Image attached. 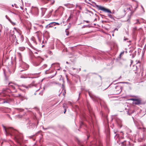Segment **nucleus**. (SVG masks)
Wrapping results in <instances>:
<instances>
[{"label": "nucleus", "instance_id": "nucleus-1", "mask_svg": "<svg viewBox=\"0 0 146 146\" xmlns=\"http://www.w3.org/2000/svg\"><path fill=\"white\" fill-rule=\"evenodd\" d=\"M132 6L129 5H123L121 9L119 14V19L123 17L127 13L128 14L127 18L124 21H128L130 19L131 16L134 12L132 11Z\"/></svg>", "mask_w": 146, "mask_h": 146}, {"label": "nucleus", "instance_id": "nucleus-2", "mask_svg": "<svg viewBox=\"0 0 146 146\" xmlns=\"http://www.w3.org/2000/svg\"><path fill=\"white\" fill-rule=\"evenodd\" d=\"M3 130L7 135L14 136L15 139L17 142H19V141L20 140V138L17 134V131L15 130L14 129L11 127H8L7 128L3 125Z\"/></svg>", "mask_w": 146, "mask_h": 146}, {"label": "nucleus", "instance_id": "nucleus-3", "mask_svg": "<svg viewBox=\"0 0 146 146\" xmlns=\"http://www.w3.org/2000/svg\"><path fill=\"white\" fill-rule=\"evenodd\" d=\"M92 4H91L96 6L99 10H102L105 12L109 13H111V11L110 9L106 8L101 6L98 5L96 4V3L94 2H92Z\"/></svg>", "mask_w": 146, "mask_h": 146}, {"label": "nucleus", "instance_id": "nucleus-4", "mask_svg": "<svg viewBox=\"0 0 146 146\" xmlns=\"http://www.w3.org/2000/svg\"><path fill=\"white\" fill-rule=\"evenodd\" d=\"M125 50H123L119 54V60L125 61L126 59L124 58L125 54H126L127 53V51L125 49Z\"/></svg>", "mask_w": 146, "mask_h": 146}, {"label": "nucleus", "instance_id": "nucleus-5", "mask_svg": "<svg viewBox=\"0 0 146 146\" xmlns=\"http://www.w3.org/2000/svg\"><path fill=\"white\" fill-rule=\"evenodd\" d=\"M17 43L15 44H18V41L20 42H22L23 40V37L20 33H17L16 34Z\"/></svg>", "mask_w": 146, "mask_h": 146}, {"label": "nucleus", "instance_id": "nucleus-6", "mask_svg": "<svg viewBox=\"0 0 146 146\" xmlns=\"http://www.w3.org/2000/svg\"><path fill=\"white\" fill-rule=\"evenodd\" d=\"M9 39L12 42H15L17 43V39L16 35H14L13 34H11L10 35L9 37Z\"/></svg>", "mask_w": 146, "mask_h": 146}, {"label": "nucleus", "instance_id": "nucleus-7", "mask_svg": "<svg viewBox=\"0 0 146 146\" xmlns=\"http://www.w3.org/2000/svg\"><path fill=\"white\" fill-rule=\"evenodd\" d=\"M36 34L38 40L40 42H41L40 37L41 36V33L39 31H38L36 33Z\"/></svg>", "mask_w": 146, "mask_h": 146}, {"label": "nucleus", "instance_id": "nucleus-8", "mask_svg": "<svg viewBox=\"0 0 146 146\" xmlns=\"http://www.w3.org/2000/svg\"><path fill=\"white\" fill-rule=\"evenodd\" d=\"M56 23L55 22L51 23L46 25V28H49L50 27H52L53 25H56Z\"/></svg>", "mask_w": 146, "mask_h": 146}, {"label": "nucleus", "instance_id": "nucleus-9", "mask_svg": "<svg viewBox=\"0 0 146 146\" xmlns=\"http://www.w3.org/2000/svg\"><path fill=\"white\" fill-rule=\"evenodd\" d=\"M38 85V83H37L35 81H33V82L31 83V84L29 85V87H31L32 86H34L35 87H36Z\"/></svg>", "mask_w": 146, "mask_h": 146}, {"label": "nucleus", "instance_id": "nucleus-10", "mask_svg": "<svg viewBox=\"0 0 146 146\" xmlns=\"http://www.w3.org/2000/svg\"><path fill=\"white\" fill-rule=\"evenodd\" d=\"M133 103L136 105H138L141 104V100L139 99H136Z\"/></svg>", "mask_w": 146, "mask_h": 146}, {"label": "nucleus", "instance_id": "nucleus-11", "mask_svg": "<svg viewBox=\"0 0 146 146\" xmlns=\"http://www.w3.org/2000/svg\"><path fill=\"white\" fill-rule=\"evenodd\" d=\"M119 145H120L121 146H126L125 141H124L123 142H121L119 143Z\"/></svg>", "mask_w": 146, "mask_h": 146}, {"label": "nucleus", "instance_id": "nucleus-12", "mask_svg": "<svg viewBox=\"0 0 146 146\" xmlns=\"http://www.w3.org/2000/svg\"><path fill=\"white\" fill-rule=\"evenodd\" d=\"M9 84L10 85L9 86H11V87L14 89H15V87L13 85H16V84L12 83H9Z\"/></svg>", "mask_w": 146, "mask_h": 146}, {"label": "nucleus", "instance_id": "nucleus-13", "mask_svg": "<svg viewBox=\"0 0 146 146\" xmlns=\"http://www.w3.org/2000/svg\"><path fill=\"white\" fill-rule=\"evenodd\" d=\"M9 84L10 85L9 86H11V87L14 89H15V87L13 85H16V84L12 83H9Z\"/></svg>", "mask_w": 146, "mask_h": 146}, {"label": "nucleus", "instance_id": "nucleus-14", "mask_svg": "<svg viewBox=\"0 0 146 146\" xmlns=\"http://www.w3.org/2000/svg\"><path fill=\"white\" fill-rule=\"evenodd\" d=\"M76 8L78 9H79L80 10H81L82 9V7L80 6V5H78V4H76Z\"/></svg>", "mask_w": 146, "mask_h": 146}, {"label": "nucleus", "instance_id": "nucleus-15", "mask_svg": "<svg viewBox=\"0 0 146 146\" xmlns=\"http://www.w3.org/2000/svg\"><path fill=\"white\" fill-rule=\"evenodd\" d=\"M46 10V9L42 8V16H43L44 15Z\"/></svg>", "mask_w": 146, "mask_h": 146}, {"label": "nucleus", "instance_id": "nucleus-16", "mask_svg": "<svg viewBox=\"0 0 146 146\" xmlns=\"http://www.w3.org/2000/svg\"><path fill=\"white\" fill-rule=\"evenodd\" d=\"M36 57L38 58V60L40 62H42V61L43 60V58L39 56Z\"/></svg>", "mask_w": 146, "mask_h": 146}, {"label": "nucleus", "instance_id": "nucleus-17", "mask_svg": "<svg viewBox=\"0 0 146 146\" xmlns=\"http://www.w3.org/2000/svg\"><path fill=\"white\" fill-rule=\"evenodd\" d=\"M135 24H140V22L139 21L138 19H137L134 21Z\"/></svg>", "mask_w": 146, "mask_h": 146}, {"label": "nucleus", "instance_id": "nucleus-18", "mask_svg": "<svg viewBox=\"0 0 146 146\" xmlns=\"http://www.w3.org/2000/svg\"><path fill=\"white\" fill-rule=\"evenodd\" d=\"M31 40L32 41H33V42L35 44H36V42L35 40V38L34 37H33L31 38Z\"/></svg>", "mask_w": 146, "mask_h": 146}, {"label": "nucleus", "instance_id": "nucleus-19", "mask_svg": "<svg viewBox=\"0 0 146 146\" xmlns=\"http://www.w3.org/2000/svg\"><path fill=\"white\" fill-rule=\"evenodd\" d=\"M25 49V48L24 47H20L19 48V49L21 51H23Z\"/></svg>", "mask_w": 146, "mask_h": 146}, {"label": "nucleus", "instance_id": "nucleus-20", "mask_svg": "<svg viewBox=\"0 0 146 146\" xmlns=\"http://www.w3.org/2000/svg\"><path fill=\"white\" fill-rule=\"evenodd\" d=\"M45 34L46 35H48V36H47V38H49L50 37L49 35V33L47 31H46L45 32Z\"/></svg>", "mask_w": 146, "mask_h": 146}, {"label": "nucleus", "instance_id": "nucleus-21", "mask_svg": "<svg viewBox=\"0 0 146 146\" xmlns=\"http://www.w3.org/2000/svg\"><path fill=\"white\" fill-rule=\"evenodd\" d=\"M119 136L118 135H116L115 136V139L117 140V142H118V140L119 139L118 138V137Z\"/></svg>", "mask_w": 146, "mask_h": 146}, {"label": "nucleus", "instance_id": "nucleus-22", "mask_svg": "<svg viewBox=\"0 0 146 146\" xmlns=\"http://www.w3.org/2000/svg\"><path fill=\"white\" fill-rule=\"evenodd\" d=\"M39 63H38L36 62H35L34 63V65L36 66H38L39 65Z\"/></svg>", "mask_w": 146, "mask_h": 146}, {"label": "nucleus", "instance_id": "nucleus-23", "mask_svg": "<svg viewBox=\"0 0 146 146\" xmlns=\"http://www.w3.org/2000/svg\"><path fill=\"white\" fill-rule=\"evenodd\" d=\"M47 66V65L46 64H44L43 66H42V68L43 69H44V68H45Z\"/></svg>", "mask_w": 146, "mask_h": 146}, {"label": "nucleus", "instance_id": "nucleus-24", "mask_svg": "<svg viewBox=\"0 0 146 146\" xmlns=\"http://www.w3.org/2000/svg\"><path fill=\"white\" fill-rule=\"evenodd\" d=\"M2 28V25L0 24V33H1V29Z\"/></svg>", "mask_w": 146, "mask_h": 146}, {"label": "nucleus", "instance_id": "nucleus-25", "mask_svg": "<svg viewBox=\"0 0 146 146\" xmlns=\"http://www.w3.org/2000/svg\"><path fill=\"white\" fill-rule=\"evenodd\" d=\"M116 82L115 81L113 82L112 83V85H113V84H114V85H115V84H117L118 83V82H117V83H116V82Z\"/></svg>", "mask_w": 146, "mask_h": 146}, {"label": "nucleus", "instance_id": "nucleus-26", "mask_svg": "<svg viewBox=\"0 0 146 146\" xmlns=\"http://www.w3.org/2000/svg\"><path fill=\"white\" fill-rule=\"evenodd\" d=\"M9 101L8 100H6V101H4L3 102V103H9Z\"/></svg>", "mask_w": 146, "mask_h": 146}, {"label": "nucleus", "instance_id": "nucleus-27", "mask_svg": "<svg viewBox=\"0 0 146 146\" xmlns=\"http://www.w3.org/2000/svg\"><path fill=\"white\" fill-rule=\"evenodd\" d=\"M22 115H18L17 116V117H18V118H21L22 117Z\"/></svg>", "mask_w": 146, "mask_h": 146}, {"label": "nucleus", "instance_id": "nucleus-28", "mask_svg": "<svg viewBox=\"0 0 146 146\" xmlns=\"http://www.w3.org/2000/svg\"><path fill=\"white\" fill-rule=\"evenodd\" d=\"M128 84V82H119V84Z\"/></svg>", "mask_w": 146, "mask_h": 146}, {"label": "nucleus", "instance_id": "nucleus-29", "mask_svg": "<svg viewBox=\"0 0 146 146\" xmlns=\"http://www.w3.org/2000/svg\"><path fill=\"white\" fill-rule=\"evenodd\" d=\"M17 109L20 110V111H23L24 110L21 108H18Z\"/></svg>", "mask_w": 146, "mask_h": 146}, {"label": "nucleus", "instance_id": "nucleus-30", "mask_svg": "<svg viewBox=\"0 0 146 146\" xmlns=\"http://www.w3.org/2000/svg\"><path fill=\"white\" fill-rule=\"evenodd\" d=\"M52 10H51V11H50L49 12V15H51V13H52Z\"/></svg>", "mask_w": 146, "mask_h": 146}, {"label": "nucleus", "instance_id": "nucleus-31", "mask_svg": "<svg viewBox=\"0 0 146 146\" xmlns=\"http://www.w3.org/2000/svg\"><path fill=\"white\" fill-rule=\"evenodd\" d=\"M20 77L21 78H25L24 76L23 75H22Z\"/></svg>", "mask_w": 146, "mask_h": 146}, {"label": "nucleus", "instance_id": "nucleus-32", "mask_svg": "<svg viewBox=\"0 0 146 146\" xmlns=\"http://www.w3.org/2000/svg\"><path fill=\"white\" fill-rule=\"evenodd\" d=\"M128 39L127 38L125 37H124V40H128Z\"/></svg>", "mask_w": 146, "mask_h": 146}, {"label": "nucleus", "instance_id": "nucleus-33", "mask_svg": "<svg viewBox=\"0 0 146 146\" xmlns=\"http://www.w3.org/2000/svg\"><path fill=\"white\" fill-rule=\"evenodd\" d=\"M135 99H136L132 98V99H130V100H133V102H134Z\"/></svg>", "mask_w": 146, "mask_h": 146}, {"label": "nucleus", "instance_id": "nucleus-34", "mask_svg": "<svg viewBox=\"0 0 146 146\" xmlns=\"http://www.w3.org/2000/svg\"><path fill=\"white\" fill-rule=\"evenodd\" d=\"M115 88L116 89H117V88H118V85H116L115 86H114Z\"/></svg>", "mask_w": 146, "mask_h": 146}, {"label": "nucleus", "instance_id": "nucleus-35", "mask_svg": "<svg viewBox=\"0 0 146 146\" xmlns=\"http://www.w3.org/2000/svg\"><path fill=\"white\" fill-rule=\"evenodd\" d=\"M85 21L86 23H90V22L88 21Z\"/></svg>", "mask_w": 146, "mask_h": 146}, {"label": "nucleus", "instance_id": "nucleus-36", "mask_svg": "<svg viewBox=\"0 0 146 146\" xmlns=\"http://www.w3.org/2000/svg\"><path fill=\"white\" fill-rule=\"evenodd\" d=\"M35 11H38V9L37 8H36L35 9Z\"/></svg>", "mask_w": 146, "mask_h": 146}, {"label": "nucleus", "instance_id": "nucleus-37", "mask_svg": "<svg viewBox=\"0 0 146 146\" xmlns=\"http://www.w3.org/2000/svg\"><path fill=\"white\" fill-rule=\"evenodd\" d=\"M123 88V86H121V87H120V89L121 90V91L122 90Z\"/></svg>", "mask_w": 146, "mask_h": 146}, {"label": "nucleus", "instance_id": "nucleus-38", "mask_svg": "<svg viewBox=\"0 0 146 146\" xmlns=\"http://www.w3.org/2000/svg\"><path fill=\"white\" fill-rule=\"evenodd\" d=\"M18 96H21L20 94H19L18 95V96H16V97H18Z\"/></svg>", "mask_w": 146, "mask_h": 146}, {"label": "nucleus", "instance_id": "nucleus-39", "mask_svg": "<svg viewBox=\"0 0 146 146\" xmlns=\"http://www.w3.org/2000/svg\"><path fill=\"white\" fill-rule=\"evenodd\" d=\"M66 108H64V113H65V112H66Z\"/></svg>", "mask_w": 146, "mask_h": 146}, {"label": "nucleus", "instance_id": "nucleus-40", "mask_svg": "<svg viewBox=\"0 0 146 146\" xmlns=\"http://www.w3.org/2000/svg\"><path fill=\"white\" fill-rule=\"evenodd\" d=\"M120 134H121V135H122L123 134V132H122V131H121L120 132Z\"/></svg>", "mask_w": 146, "mask_h": 146}, {"label": "nucleus", "instance_id": "nucleus-41", "mask_svg": "<svg viewBox=\"0 0 146 146\" xmlns=\"http://www.w3.org/2000/svg\"><path fill=\"white\" fill-rule=\"evenodd\" d=\"M83 123L82 122H81L80 124V125H83Z\"/></svg>", "mask_w": 146, "mask_h": 146}, {"label": "nucleus", "instance_id": "nucleus-42", "mask_svg": "<svg viewBox=\"0 0 146 146\" xmlns=\"http://www.w3.org/2000/svg\"><path fill=\"white\" fill-rule=\"evenodd\" d=\"M108 15L110 17H111L112 16L111 15Z\"/></svg>", "mask_w": 146, "mask_h": 146}, {"label": "nucleus", "instance_id": "nucleus-43", "mask_svg": "<svg viewBox=\"0 0 146 146\" xmlns=\"http://www.w3.org/2000/svg\"><path fill=\"white\" fill-rule=\"evenodd\" d=\"M56 23V24H57V25H59V23Z\"/></svg>", "mask_w": 146, "mask_h": 146}, {"label": "nucleus", "instance_id": "nucleus-44", "mask_svg": "<svg viewBox=\"0 0 146 146\" xmlns=\"http://www.w3.org/2000/svg\"><path fill=\"white\" fill-rule=\"evenodd\" d=\"M29 45H30V46H31V47H32V45H31V44H29Z\"/></svg>", "mask_w": 146, "mask_h": 146}, {"label": "nucleus", "instance_id": "nucleus-45", "mask_svg": "<svg viewBox=\"0 0 146 146\" xmlns=\"http://www.w3.org/2000/svg\"><path fill=\"white\" fill-rule=\"evenodd\" d=\"M120 138H121V139H122V138H123V137L122 136H121V137H120Z\"/></svg>", "mask_w": 146, "mask_h": 146}, {"label": "nucleus", "instance_id": "nucleus-46", "mask_svg": "<svg viewBox=\"0 0 146 146\" xmlns=\"http://www.w3.org/2000/svg\"><path fill=\"white\" fill-rule=\"evenodd\" d=\"M134 55H132V58H134Z\"/></svg>", "mask_w": 146, "mask_h": 146}, {"label": "nucleus", "instance_id": "nucleus-47", "mask_svg": "<svg viewBox=\"0 0 146 146\" xmlns=\"http://www.w3.org/2000/svg\"><path fill=\"white\" fill-rule=\"evenodd\" d=\"M119 127H121L122 126V125H120L119 124Z\"/></svg>", "mask_w": 146, "mask_h": 146}, {"label": "nucleus", "instance_id": "nucleus-48", "mask_svg": "<svg viewBox=\"0 0 146 146\" xmlns=\"http://www.w3.org/2000/svg\"><path fill=\"white\" fill-rule=\"evenodd\" d=\"M68 103H69V104H71V102H68Z\"/></svg>", "mask_w": 146, "mask_h": 146}, {"label": "nucleus", "instance_id": "nucleus-49", "mask_svg": "<svg viewBox=\"0 0 146 146\" xmlns=\"http://www.w3.org/2000/svg\"><path fill=\"white\" fill-rule=\"evenodd\" d=\"M2 6V5H1V4H0V7H1Z\"/></svg>", "mask_w": 146, "mask_h": 146}, {"label": "nucleus", "instance_id": "nucleus-50", "mask_svg": "<svg viewBox=\"0 0 146 146\" xmlns=\"http://www.w3.org/2000/svg\"><path fill=\"white\" fill-rule=\"evenodd\" d=\"M63 107H64H64H65V106H64V104H63Z\"/></svg>", "mask_w": 146, "mask_h": 146}, {"label": "nucleus", "instance_id": "nucleus-51", "mask_svg": "<svg viewBox=\"0 0 146 146\" xmlns=\"http://www.w3.org/2000/svg\"><path fill=\"white\" fill-rule=\"evenodd\" d=\"M141 7L143 9V8L142 5L141 6Z\"/></svg>", "mask_w": 146, "mask_h": 146}, {"label": "nucleus", "instance_id": "nucleus-52", "mask_svg": "<svg viewBox=\"0 0 146 146\" xmlns=\"http://www.w3.org/2000/svg\"><path fill=\"white\" fill-rule=\"evenodd\" d=\"M131 62L132 63L133 62V61L132 60H131Z\"/></svg>", "mask_w": 146, "mask_h": 146}, {"label": "nucleus", "instance_id": "nucleus-53", "mask_svg": "<svg viewBox=\"0 0 146 146\" xmlns=\"http://www.w3.org/2000/svg\"><path fill=\"white\" fill-rule=\"evenodd\" d=\"M11 13H13L14 14H15V13H13L12 12H11Z\"/></svg>", "mask_w": 146, "mask_h": 146}, {"label": "nucleus", "instance_id": "nucleus-54", "mask_svg": "<svg viewBox=\"0 0 146 146\" xmlns=\"http://www.w3.org/2000/svg\"><path fill=\"white\" fill-rule=\"evenodd\" d=\"M35 54H37V52H35Z\"/></svg>", "mask_w": 146, "mask_h": 146}, {"label": "nucleus", "instance_id": "nucleus-55", "mask_svg": "<svg viewBox=\"0 0 146 146\" xmlns=\"http://www.w3.org/2000/svg\"><path fill=\"white\" fill-rule=\"evenodd\" d=\"M40 94H41V95H42V93H41V94H40Z\"/></svg>", "mask_w": 146, "mask_h": 146}, {"label": "nucleus", "instance_id": "nucleus-56", "mask_svg": "<svg viewBox=\"0 0 146 146\" xmlns=\"http://www.w3.org/2000/svg\"><path fill=\"white\" fill-rule=\"evenodd\" d=\"M112 36H114V34H112Z\"/></svg>", "mask_w": 146, "mask_h": 146}, {"label": "nucleus", "instance_id": "nucleus-57", "mask_svg": "<svg viewBox=\"0 0 146 146\" xmlns=\"http://www.w3.org/2000/svg\"><path fill=\"white\" fill-rule=\"evenodd\" d=\"M128 42H131V41L130 40H129Z\"/></svg>", "mask_w": 146, "mask_h": 146}, {"label": "nucleus", "instance_id": "nucleus-58", "mask_svg": "<svg viewBox=\"0 0 146 146\" xmlns=\"http://www.w3.org/2000/svg\"><path fill=\"white\" fill-rule=\"evenodd\" d=\"M66 63H68V62H66Z\"/></svg>", "mask_w": 146, "mask_h": 146}, {"label": "nucleus", "instance_id": "nucleus-59", "mask_svg": "<svg viewBox=\"0 0 146 146\" xmlns=\"http://www.w3.org/2000/svg\"><path fill=\"white\" fill-rule=\"evenodd\" d=\"M119 135H120L119 134ZM119 138L120 137V136H119Z\"/></svg>", "mask_w": 146, "mask_h": 146}, {"label": "nucleus", "instance_id": "nucleus-60", "mask_svg": "<svg viewBox=\"0 0 146 146\" xmlns=\"http://www.w3.org/2000/svg\"><path fill=\"white\" fill-rule=\"evenodd\" d=\"M144 146H145V145H144Z\"/></svg>", "mask_w": 146, "mask_h": 146}]
</instances>
